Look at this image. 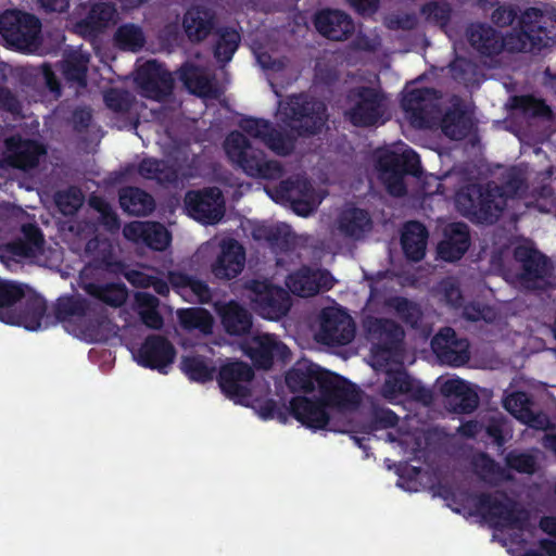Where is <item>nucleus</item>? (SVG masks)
<instances>
[{"label":"nucleus","mask_w":556,"mask_h":556,"mask_svg":"<svg viewBox=\"0 0 556 556\" xmlns=\"http://www.w3.org/2000/svg\"><path fill=\"white\" fill-rule=\"evenodd\" d=\"M235 404L252 408L264 421L287 425L290 417L313 431L326 430L331 416L317 384H218Z\"/></svg>","instance_id":"f257e3e1"},{"label":"nucleus","mask_w":556,"mask_h":556,"mask_svg":"<svg viewBox=\"0 0 556 556\" xmlns=\"http://www.w3.org/2000/svg\"><path fill=\"white\" fill-rule=\"evenodd\" d=\"M541 18L539 10H527L521 28H515L503 39H500L490 26L472 25L468 30L469 41L472 47L485 54L497 53L502 49L519 52L532 51L546 46L552 39L541 26Z\"/></svg>","instance_id":"f03ea898"},{"label":"nucleus","mask_w":556,"mask_h":556,"mask_svg":"<svg viewBox=\"0 0 556 556\" xmlns=\"http://www.w3.org/2000/svg\"><path fill=\"white\" fill-rule=\"evenodd\" d=\"M507 191L488 185L485 189L471 185L460 190L456 195V205L462 214L476 218L480 223H492L504 207L515 205L519 202L518 192L508 194L513 187L508 186Z\"/></svg>","instance_id":"7ed1b4c3"},{"label":"nucleus","mask_w":556,"mask_h":556,"mask_svg":"<svg viewBox=\"0 0 556 556\" xmlns=\"http://www.w3.org/2000/svg\"><path fill=\"white\" fill-rule=\"evenodd\" d=\"M469 496V494H467ZM475 514L481 516L496 529L525 531L529 523V513L504 492L470 494Z\"/></svg>","instance_id":"20e7f679"},{"label":"nucleus","mask_w":556,"mask_h":556,"mask_svg":"<svg viewBox=\"0 0 556 556\" xmlns=\"http://www.w3.org/2000/svg\"><path fill=\"white\" fill-rule=\"evenodd\" d=\"M326 119L325 104L303 94L280 101L276 113L279 128H290L298 134H315L321 129Z\"/></svg>","instance_id":"39448f33"},{"label":"nucleus","mask_w":556,"mask_h":556,"mask_svg":"<svg viewBox=\"0 0 556 556\" xmlns=\"http://www.w3.org/2000/svg\"><path fill=\"white\" fill-rule=\"evenodd\" d=\"M379 177L393 195H402L405 191L403 175H417L419 169L418 155L403 142L379 149L376 152Z\"/></svg>","instance_id":"423d86ee"},{"label":"nucleus","mask_w":556,"mask_h":556,"mask_svg":"<svg viewBox=\"0 0 556 556\" xmlns=\"http://www.w3.org/2000/svg\"><path fill=\"white\" fill-rule=\"evenodd\" d=\"M224 150L231 163L237 164L252 177L274 179L281 174L279 164L265 160L263 153L256 152L239 131L228 135L224 142Z\"/></svg>","instance_id":"0eeeda50"},{"label":"nucleus","mask_w":556,"mask_h":556,"mask_svg":"<svg viewBox=\"0 0 556 556\" xmlns=\"http://www.w3.org/2000/svg\"><path fill=\"white\" fill-rule=\"evenodd\" d=\"M268 195L277 203L290 205L292 211L303 217L311 215L327 195L321 189H315L304 177L283 181L278 189H266Z\"/></svg>","instance_id":"6e6552de"},{"label":"nucleus","mask_w":556,"mask_h":556,"mask_svg":"<svg viewBox=\"0 0 556 556\" xmlns=\"http://www.w3.org/2000/svg\"><path fill=\"white\" fill-rule=\"evenodd\" d=\"M39 31V21L31 14L18 10H7L0 14V34L10 47L18 51L35 52Z\"/></svg>","instance_id":"1a4fd4ad"},{"label":"nucleus","mask_w":556,"mask_h":556,"mask_svg":"<svg viewBox=\"0 0 556 556\" xmlns=\"http://www.w3.org/2000/svg\"><path fill=\"white\" fill-rule=\"evenodd\" d=\"M354 336V321L343 307L331 305L319 312L314 325L316 341L327 345H345Z\"/></svg>","instance_id":"9d476101"},{"label":"nucleus","mask_w":556,"mask_h":556,"mask_svg":"<svg viewBox=\"0 0 556 556\" xmlns=\"http://www.w3.org/2000/svg\"><path fill=\"white\" fill-rule=\"evenodd\" d=\"M346 115L357 126L379 125L389 118L383 96L372 88H357L352 91Z\"/></svg>","instance_id":"9b49d317"},{"label":"nucleus","mask_w":556,"mask_h":556,"mask_svg":"<svg viewBox=\"0 0 556 556\" xmlns=\"http://www.w3.org/2000/svg\"><path fill=\"white\" fill-rule=\"evenodd\" d=\"M514 260L515 269L505 270V279L526 288L539 287L538 280L545 274L546 261L530 241L523 240L515 248Z\"/></svg>","instance_id":"f8f14e48"},{"label":"nucleus","mask_w":556,"mask_h":556,"mask_svg":"<svg viewBox=\"0 0 556 556\" xmlns=\"http://www.w3.org/2000/svg\"><path fill=\"white\" fill-rule=\"evenodd\" d=\"M330 416L348 417L358 413L370 400L359 384H317Z\"/></svg>","instance_id":"ddd939ff"},{"label":"nucleus","mask_w":556,"mask_h":556,"mask_svg":"<svg viewBox=\"0 0 556 556\" xmlns=\"http://www.w3.org/2000/svg\"><path fill=\"white\" fill-rule=\"evenodd\" d=\"M435 93L429 89H406L402 106L409 123L417 128H432L438 123Z\"/></svg>","instance_id":"4468645a"},{"label":"nucleus","mask_w":556,"mask_h":556,"mask_svg":"<svg viewBox=\"0 0 556 556\" xmlns=\"http://www.w3.org/2000/svg\"><path fill=\"white\" fill-rule=\"evenodd\" d=\"M250 298L254 309L270 320L281 318L290 308L288 293L280 288L273 287L267 281L253 282Z\"/></svg>","instance_id":"2eb2a0df"},{"label":"nucleus","mask_w":556,"mask_h":556,"mask_svg":"<svg viewBox=\"0 0 556 556\" xmlns=\"http://www.w3.org/2000/svg\"><path fill=\"white\" fill-rule=\"evenodd\" d=\"M188 215L202 224H216L224 216V201L216 188L188 192L185 199Z\"/></svg>","instance_id":"dca6fc26"},{"label":"nucleus","mask_w":556,"mask_h":556,"mask_svg":"<svg viewBox=\"0 0 556 556\" xmlns=\"http://www.w3.org/2000/svg\"><path fill=\"white\" fill-rule=\"evenodd\" d=\"M288 289L299 296H312L333 286L332 276L321 269L302 266L290 271L286 278Z\"/></svg>","instance_id":"f3484780"},{"label":"nucleus","mask_w":556,"mask_h":556,"mask_svg":"<svg viewBox=\"0 0 556 556\" xmlns=\"http://www.w3.org/2000/svg\"><path fill=\"white\" fill-rule=\"evenodd\" d=\"M138 364L165 372L174 363V345L163 337L152 336L146 339L135 354Z\"/></svg>","instance_id":"a211bd4d"},{"label":"nucleus","mask_w":556,"mask_h":556,"mask_svg":"<svg viewBox=\"0 0 556 556\" xmlns=\"http://www.w3.org/2000/svg\"><path fill=\"white\" fill-rule=\"evenodd\" d=\"M431 348L441 363L451 366L464 365L470 356L468 342L457 338L451 328L441 330L432 339Z\"/></svg>","instance_id":"6ab92c4d"},{"label":"nucleus","mask_w":556,"mask_h":556,"mask_svg":"<svg viewBox=\"0 0 556 556\" xmlns=\"http://www.w3.org/2000/svg\"><path fill=\"white\" fill-rule=\"evenodd\" d=\"M135 81L143 96L153 99H161L168 93L173 84L170 74L155 61L141 64L136 72Z\"/></svg>","instance_id":"aec40b11"},{"label":"nucleus","mask_w":556,"mask_h":556,"mask_svg":"<svg viewBox=\"0 0 556 556\" xmlns=\"http://www.w3.org/2000/svg\"><path fill=\"white\" fill-rule=\"evenodd\" d=\"M245 252L233 239H224L219 244V253L211 265L212 274L219 279H232L244 268Z\"/></svg>","instance_id":"412c9836"},{"label":"nucleus","mask_w":556,"mask_h":556,"mask_svg":"<svg viewBox=\"0 0 556 556\" xmlns=\"http://www.w3.org/2000/svg\"><path fill=\"white\" fill-rule=\"evenodd\" d=\"M240 127L249 136L260 139L277 154H288L293 149V135L288 132L282 137L264 119L244 118L241 121Z\"/></svg>","instance_id":"4be33fe9"},{"label":"nucleus","mask_w":556,"mask_h":556,"mask_svg":"<svg viewBox=\"0 0 556 556\" xmlns=\"http://www.w3.org/2000/svg\"><path fill=\"white\" fill-rule=\"evenodd\" d=\"M244 353L260 367H268L274 358H285L288 348L275 336L263 333L253 336L242 346Z\"/></svg>","instance_id":"5701e85b"},{"label":"nucleus","mask_w":556,"mask_h":556,"mask_svg":"<svg viewBox=\"0 0 556 556\" xmlns=\"http://www.w3.org/2000/svg\"><path fill=\"white\" fill-rule=\"evenodd\" d=\"M123 233L127 240L144 243L157 251L166 249L170 243L169 232L157 223L132 222L124 227Z\"/></svg>","instance_id":"b1692460"},{"label":"nucleus","mask_w":556,"mask_h":556,"mask_svg":"<svg viewBox=\"0 0 556 556\" xmlns=\"http://www.w3.org/2000/svg\"><path fill=\"white\" fill-rule=\"evenodd\" d=\"M440 392L444 396V405L454 414H470L479 405V396L471 384H440ZM478 387V384H473Z\"/></svg>","instance_id":"393cba45"},{"label":"nucleus","mask_w":556,"mask_h":556,"mask_svg":"<svg viewBox=\"0 0 556 556\" xmlns=\"http://www.w3.org/2000/svg\"><path fill=\"white\" fill-rule=\"evenodd\" d=\"M89 306L85 301L66 300L59 305L60 317L66 323V329L77 337L86 340L97 338L92 330L85 329Z\"/></svg>","instance_id":"a878e982"},{"label":"nucleus","mask_w":556,"mask_h":556,"mask_svg":"<svg viewBox=\"0 0 556 556\" xmlns=\"http://www.w3.org/2000/svg\"><path fill=\"white\" fill-rule=\"evenodd\" d=\"M371 227L368 214L356 207H345L338 215L332 231L345 238L359 239Z\"/></svg>","instance_id":"bb28decb"},{"label":"nucleus","mask_w":556,"mask_h":556,"mask_svg":"<svg viewBox=\"0 0 556 556\" xmlns=\"http://www.w3.org/2000/svg\"><path fill=\"white\" fill-rule=\"evenodd\" d=\"M445 238L438 247L439 256L445 261L459 260L469 245L468 228L462 223L450 224L444 231Z\"/></svg>","instance_id":"cd10ccee"},{"label":"nucleus","mask_w":556,"mask_h":556,"mask_svg":"<svg viewBox=\"0 0 556 556\" xmlns=\"http://www.w3.org/2000/svg\"><path fill=\"white\" fill-rule=\"evenodd\" d=\"M315 26L325 37L342 40L353 30L351 18L340 11H323L316 15Z\"/></svg>","instance_id":"c85d7f7f"},{"label":"nucleus","mask_w":556,"mask_h":556,"mask_svg":"<svg viewBox=\"0 0 556 556\" xmlns=\"http://www.w3.org/2000/svg\"><path fill=\"white\" fill-rule=\"evenodd\" d=\"M42 153V147L35 141L16 137L7 140V157L15 167H33Z\"/></svg>","instance_id":"c756f323"},{"label":"nucleus","mask_w":556,"mask_h":556,"mask_svg":"<svg viewBox=\"0 0 556 556\" xmlns=\"http://www.w3.org/2000/svg\"><path fill=\"white\" fill-rule=\"evenodd\" d=\"M169 281L176 292L187 302H207L211 291L206 283L181 273H172Z\"/></svg>","instance_id":"7c9ffc66"},{"label":"nucleus","mask_w":556,"mask_h":556,"mask_svg":"<svg viewBox=\"0 0 556 556\" xmlns=\"http://www.w3.org/2000/svg\"><path fill=\"white\" fill-rule=\"evenodd\" d=\"M286 382H341L338 376L308 359L299 361L287 374ZM342 382H348L342 380Z\"/></svg>","instance_id":"2f4dec72"},{"label":"nucleus","mask_w":556,"mask_h":556,"mask_svg":"<svg viewBox=\"0 0 556 556\" xmlns=\"http://www.w3.org/2000/svg\"><path fill=\"white\" fill-rule=\"evenodd\" d=\"M116 18L117 14L114 7L108 3H98L92 7L87 18L76 25V31L83 36H91L114 24Z\"/></svg>","instance_id":"473e14b6"},{"label":"nucleus","mask_w":556,"mask_h":556,"mask_svg":"<svg viewBox=\"0 0 556 556\" xmlns=\"http://www.w3.org/2000/svg\"><path fill=\"white\" fill-rule=\"evenodd\" d=\"M216 309L228 333L240 336L250 329L251 316L237 303L216 304Z\"/></svg>","instance_id":"72a5a7b5"},{"label":"nucleus","mask_w":556,"mask_h":556,"mask_svg":"<svg viewBox=\"0 0 556 556\" xmlns=\"http://www.w3.org/2000/svg\"><path fill=\"white\" fill-rule=\"evenodd\" d=\"M179 369L186 378L194 381L212 380L216 374L213 361L197 353H188L180 357Z\"/></svg>","instance_id":"f704fd0d"},{"label":"nucleus","mask_w":556,"mask_h":556,"mask_svg":"<svg viewBox=\"0 0 556 556\" xmlns=\"http://www.w3.org/2000/svg\"><path fill=\"white\" fill-rule=\"evenodd\" d=\"M402 245L405 254L413 261L424 257L427 245L426 228L419 223H408L402 233Z\"/></svg>","instance_id":"c9c22d12"},{"label":"nucleus","mask_w":556,"mask_h":556,"mask_svg":"<svg viewBox=\"0 0 556 556\" xmlns=\"http://www.w3.org/2000/svg\"><path fill=\"white\" fill-rule=\"evenodd\" d=\"M180 76L190 92L205 99L218 96V90L213 86L203 70L186 65L181 70Z\"/></svg>","instance_id":"e433bc0d"},{"label":"nucleus","mask_w":556,"mask_h":556,"mask_svg":"<svg viewBox=\"0 0 556 556\" xmlns=\"http://www.w3.org/2000/svg\"><path fill=\"white\" fill-rule=\"evenodd\" d=\"M212 14L199 8L190 9L184 18V28L192 41L204 39L212 28Z\"/></svg>","instance_id":"4c0bfd02"},{"label":"nucleus","mask_w":556,"mask_h":556,"mask_svg":"<svg viewBox=\"0 0 556 556\" xmlns=\"http://www.w3.org/2000/svg\"><path fill=\"white\" fill-rule=\"evenodd\" d=\"M24 239L10 245V252L18 258H37L42 253V238L33 225L23 227Z\"/></svg>","instance_id":"58836bf2"},{"label":"nucleus","mask_w":556,"mask_h":556,"mask_svg":"<svg viewBox=\"0 0 556 556\" xmlns=\"http://www.w3.org/2000/svg\"><path fill=\"white\" fill-rule=\"evenodd\" d=\"M177 317L180 325L187 330H197L202 334L212 333L214 320L204 308H182L177 312Z\"/></svg>","instance_id":"ea45409f"},{"label":"nucleus","mask_w":556,"mask_h":556,"mask_svg":"<svg viewBox=\"0 0 556 556\" xmlns=\"http://www.w3.org/2000/svg\"><path fill=\"white\" fill-rule=\"evenodd\" d=\"M471 127V116L458 106L447 113L441 122L443 132L455 140L464 138L470 131Z\"/></svg>","instance_id":"a19ab883"},{"label":"nucleus","mask_w":556,"mask_h":556,"mask_svg":"<svg viewBox=\"0 0 556 556\" xmlns=\"http://www.w3.org/2000/svg\"><path fill=\"white\" fill-rule=\"evenodd\" d=\"M121 206L134 215H143L153 210V200L144 191L137 188H126L119 194Z\"/></svg>","instance_id":"79ce46f5"},{"label":"nucleus","mask_w":556,"mask_h":556,"mask_svg":"<svg viewBox=\"0 0 556 556\" xmlns=\"http://www.w3.org/2000/svg\"><path fill=\"white\" fill-rule=\"evenodd\" d=\"M374 332L378 333L379 339L383 341L386 344V349L381 352V354L377 352L374 355L372 366L375 367L376 370H381L382 365L379 363L380 359H387V357L391 354L390 350L392 349V346L402 339L403 331L394 323L387 320L383 324H379V326L377 327V329L374 330Z\"/></svg>","instance_id":"37998d69"},{"label":"nucleus","mask_w":556,"mask_h":556,"mask_svg":"<svg viewBox=\"0 0 556 556\" xmlns=\"http://www.w3.org/2000/svg\"><path fill=\"white\" fill-rule=\"evenodd\" d=\"M24 295L23 289L11 281L0 279V320L14 323L11 306Z\"/></svg>","instance_id":"c03bdc74"},{"label":"nucleus","mask_w":556,"mask_h":556,"mask_svg":"<svg viewBox=\"0 0 556 556\" xmlns=\"http://www.w3.org/2000/svg\"><path fill=\"white\" fill-rule=\"evenodd\" d=\"M85 290L93 298L113 306L122 305L127 296L126 289L121 285L102 287L94 283H88L85 286Z\"/></svg>","instance_id":"a18cd8bd"},{"label":"nucleus","mask_w":556,"mask_h":556,"mask_svg":"<svg viewBox=\"0 0 556 556\" xmlns=\"http://www.w3.org/2000/svg\"><path fill=\"white\" fill-rule=\"evenodd\" d=\"M46 311L45 301L41 298H34L27 304L26 311L18 317L14 316V323L28 330H38L41 327V318Z\"/></svg>","instance_id":"49530a36"},{"label":"nucleus","mask_w":556,"mask_h":556,"mask_svg":"<svg viewBox=\"0 0 556 556\" xmlns=\"http://www.w3.org/2000/svg\"><path fill=\"white\" fill-rule=\"evenodd\" d=\"M253 371L249 365L239 361H229L223 364L218 370L220 382H249Z\"/></svg>","instance_id":"de8ad7c7"},{"label":"nucleus","mask_w":556,"mask_h":556,"mask_svg":"<svg viewBox=\"0 0 556 556\" xmlns=\"http://www.w3.org/2000/svg\"><path fill=\"white\" fill-rule=\"evenodd\" d=\"M88 63V55L81 50L71 53L64 62L63 74L68 80L85 85V73Z\"/></svg>","instance_id":"09e8293b"},{"label":"nucleus","mask_w":556,"mask_h":556,"mask_svg":"<svg viewBox=\"0 0 556 556\" xmlns=\"http://www.w3.org/2000/svg\"><path fill=\"white\" fill-rule=\"evenodd\" d=\"M139 174L147 179H155L159 182L172 181L176 178V170L154 159L143 160L138 168Z\"/></svg>","instance_id":"8fccbe9b"},{"label":"nucleus","mask_w":556,"mask_h":556,"mask_svg":"<svg viewBox=\"0 0 556 556\" xmlns=\"http://www.w3.org/2000/svg\"><path fill=\"white\" fill-rule=\"evenodd\" d=\"M115 42L125 50L137 51L144 43V36L140 27L126 24L121 26L115 34Z\"/></svg>","instance_id":"3c124183"},{"label":"nucleus","mask_w":556,"mask_h":556,"mask_svg":"<svg viewBox=\"0 0 556 556\" xmlns=\"http://www.w3.org/2000/svg\"><path fill=\"white\" fill-rule=\"evenodd\" d=\"M483 429L497 447L506 443L505 432L508 431V420L501 413L492 414L483 420Z\"/></svg>","instance_id":"603ef678"},{"label":"nucleus","mask_w":556,"mask_h":556,"mask_svg":"<svg viewBox=\"0 0 556 556\" xmlns=\"http://www.w3.org/2000/svg\"><path fill=\"white\" fill-rule=\"evenodd\" d=\"M367 402L371 406L370 428L372 430L389 429L397 426L400 418L392 409L380 407L372 396Z\"/></svg>","instance_id":"864d4df0"},{"label":"nucleus","mask_w":556,"mask_h":556,"mask_svg":"<svg viewBox=\"0 0 556 556\" xmlns=\"http://www.w3.org/2000/svg\"><path fill=\"white\" fill-rule=\"evenodd\" d=\"M240 36L235 29H226L220 34L219 40L215 48V58L219 62H228L231 60L238 48Z\"/></svg>","instance_id":"5fc2aeb1"},{"label":"nucleus","mask_w":556,"mask_h":556,"mask_svg":"<svg viewBox=\"0 0 556 556\" xmlns=\"http://www.w3.org/2000/svg\"><path fill=\"white\" fill-rule=\"evenodd\" d=\"M137 299L140 303V315L143 323L151 328L162 326V318L156 312L157 300L148 293H138Z\"/></svg>","instance_id":"6e6d98bb"},{"label":"nucleus","mask_w":556,"mask_h":556,"mask_svg":"<svg viewBox=\"0 0 556 556\" xmlns=\"http://www.w3.org/2000/svg\"><path fill=\"white\" fill-rule=\"evenodd\" d=\"M506 466L519 473L532 475L536 468L535 457L526 452L516 450L507 453L505 457Z\"/></svg>","instance_id":"4d7b16f0"},{"label":"nucleus","mask_w":556,"mask_h":556,"mask_svg":"<svg viewBox=\"0 0 556 556\" xmlns=\"http://www.w3.org/2000/svg\"><path fill=\"white\" fill-rule=\"evenodd\" d=\"M504 407L517 419H521L522 416L531 408L530 400L523 392H515L507 395L504 400Z\"/></svg>","instance_id":"13d9d810"},{"label":"nucleus","mask_w":556,"mask_h":556,"mask_svg":"<svg viewBox=\"0 0 556 556\" xmlns=\"http://www.w3.org/2000/svg\"><path fill=\"white\" fill-rule=\"evenodd\" d=\"M265 238L280 248H287L295 241V236L287 224H277L269 227L266 230Z\"/></svg>","instance_id":"bf43d9fd"},{"label":"nucleus","mask_w":556,"mask_h":556,"mask_svg":"<svg viewBox=\"0 0 556 556\" xmlns=\"http://www.w3.org/2000/svg\"><path fill=\"white\" fill-rule=\"evenodd\" d=\"M389 305L403 320L410 324L412 326L416 325L420 316V311L415 304L404 299H394L390 302Z\"/></svg>","instance_id":"052dcab7"},{"label":"nucleus","mask_w":556,"mask_h":556,"mask_svg":"<svg viewBox=\"0 0 556 556\" xmlns=\"http://www.w3.org/2000/svg\"><path fill=\"white\" fill-rule=\"evenodd\" d=\"M84 202L81 192L77 189H71L66 192L60 193L56 198V203L64 214H73L77 211Z\"/></svg>","instance_id":"680f3d73"},{"label":"nucleus","mask_w":556,"mask_h":556,"mask_svg":"<svg viewBox=\"0 0 556 556\" xmlns=\"http://www.w3.org/2000/svg\"><path fill=\"white\" fill-rule=\"evenodd\" d=\"M90 205L99 213V218L101 219V223L109 230L117 229V218L105 201L94 197L90 199Z\"/></svg>","instance_id":"e2e57ef3"},{"label":"nucleus","mask_w":556,"mask_h":556,"mask_svg":"<svg viewBox=\"0 0 556 556\" xmlns=\"http://www.w3.org/2000/svg\"><path fill=\"white\" fill-rule=\"evenodd\" d=\"M515 106L531 115H547L548 108L540 100L532 97H520L514 99Z\"/></svg>","instance_id":"0e129e2a"},{"label":"nucleus","mask_w":556,"mask_h":556,"mask_svg":"<svg viewBox=\"0 0 556 556\" xmlns=\"http://www.w3.org/2000/svg\"><path fill=\"white\" fill-rule=\"evenodd\" d=\"M129 281H131L134 285H138L141 287H153V289L162 295H165L168 293L169 288L166 282L159 280L156 278L144 276L140 273H132L128 276Z\"/></svg>","instance_id":"69168bd1"},{"label":"nucleus","mask_w":556,"mask_h":556,"mask_svg":"<svg viewBox=\"0 0 556 556\" xmlns=\"http://www.w3.org/2000/svg\"><path fill=\"white\" fill-rule=\"evenodd\" d=\"M104 101L110 109L116 112L126 111L130 103L128 93L115 89L104 94Z\"/></svg>","instance_id":"338daca9"},{"label":"nucleus","mask_w":556,"mask_h":556,"mask_svg":"<svg viewBox=\"0 0 556 556\" xmlns=\"http://www.w3.org/2000/svg\"><path fill=\"white\" fill-rule=\"evenodd\" d=\"M414 384H382L380 394L391 404L399 403V396L413 391Z\"/></svg>","instance_id":"774afa93"}]
</instances>
